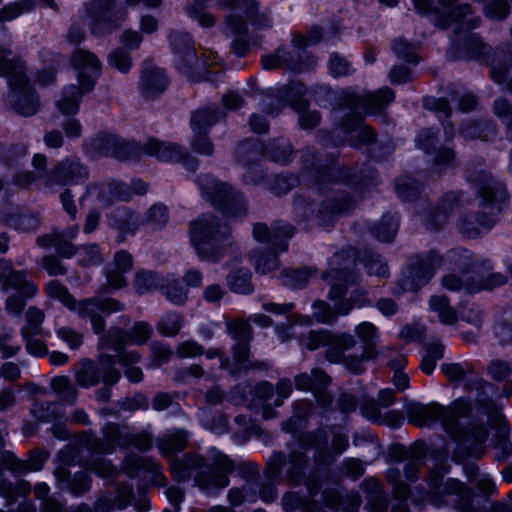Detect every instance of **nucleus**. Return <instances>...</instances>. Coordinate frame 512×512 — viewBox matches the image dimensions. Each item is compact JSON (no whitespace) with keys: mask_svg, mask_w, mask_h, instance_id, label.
<instances>
[{"mask_svg":"<svg viewBox=\"0 0 512 512\" xmlns=\"http://www.w3.org/2000/svg\"><path fill=\"white\" fill-rule=\"evenodd\" d=\"M364 265L369 274L385 276L387 273V266L382 262L379 256H370L364 261Z\"/></svg>","mask_w":512,"mask_h":512,"instance_id":"obj_44","label":"nucleus"},{"mask_svg":"<svg viewBox=\"0 0 512 512\" xmlns=\"http://www.w3.org/2000/svg\"><path fill=\"white\" fill-rule=\"evenodd\" d=\"M112 13H113V11L109 5H107L105 8H103L101 10L100 15L95 20V23L92 26L93 33H100L98 26H103L106 30L112 29V23H111Z\"/></svg>","mask_w":512,"mask_h":512,"instance_id":"obj_47","label":"nucleus"},{"mask_svg":"<svg viewBox=\"0 0 512 512\" xmlns=\"http://www.w3.org/2000/svg\"><path fill=\"white\" fill-rule=\"evenodd\" d=\"M45 461V456L41 452L32 453L27 461H20L9 456L8 468L14 472H35L39 471Z\"/></svg>","mask_w":512,"mask_h":512,"instance_id":"obj_28","label":"nucleus"},{"mask_svg":"<svg viewBox=\"0 0 512 512\" xmlns=\"http://www.w3.org/2000/svg\"><path fill=\"white\" fill-rule=\"evenodd\" d=\"M214 453V469H210L207 474L198 473L196 484L206 492L210 493L216 489L225 488L229 484L228 472L233 469V464L225 455L212 450Z\"/></svg>","mask_w":512,"mask_h":512,"instance_id":"obj_14","label":"nucleus"},{"mask_svg":"<svg viewBox=\"0 0 512 512\" xmlns=\"http://www.w3.org/2000/svg\"><path fill=\"white\" fill-rule=\"evenodd\" d=\"M430 310L438 315L443 324H453L456 319V312L449 306L448 299L443 295L432 296L429 301Z\"/></svg>","mask_w":512,"mask_h":512,"instance_id":"obj_27","label":"nucleus"},{"mask_svg":"<svg viewBox=\"0 0 512 512\" xmlns=\"http://www.w3.org/2000/svg\"><path fill=\"white\" fill-rule=\"evenodd\" d=\"M506 199L503 186L494 179L487 178L479 187L477 215L472 220L465 221L461 230L469 237H474L489 230L497 220V216Z\"/></svg>","mask_w":512,"mask_h":512,"instance_id":"obj_4","label":"nucleus"},{"mask_svg":"<svg viewBox=\"0 0 512 512\" xmlns=\"http://www.w3.org/2000/svg\"><path fill=\"white\" fill-rule=\"evenodd\" d=\"M416 143L419 148L429 153L430 149L435 146V133L432 130L421 131L416 139Z\"/></svg>","mask_w":512,"mask_h":512,"instance_id":"obj_49","label":"nucleus"},{"mask_svg":"<svg viewBox=\"0 0 512 512\" xmlns=\"http://www.w3.org/2000/svg\"><path fill=\"white\" fill-rule=\"evenodd\" d=\"M305 93V88L300 83H293L290 85L289 89L286 92L287 97L289 98L291 105L294 110H296L299 114L300 125L303 128H312L316 126L320 121V116L317 112H308L305 111L307 107L306 100L302 97Z\"/></svg>","mask_w":512,"mask_h":512,"instance_id":"obj_18","label":"nucleus"},{"mask_svg":"<svg viewBox=\"0 0 512 512\" xmlns=\"http://www.w3.org/2000/svg\"><path fill=\"white\" fill-rule=\"evenodd\" d=\"M301 344L309 350L327 346L326 357L330 362H344L347 368L355 373L361 372L363 361L373 358L375 354L374 350L367 349L360 358L349 360L344 353L355 344L353 337L347 334L334 336L326 331L310 333L307 339L301 340Z\"/></svg>","mask_w":512,"mask_h":512,"instance_id":"obj_7","label":"nucleus"},{"mask_svg":"<svg viewBox=\"0 0 512 512\" xmlns=\"http://www.w3.org/2000/svg\"><path fill=\"white\" fill-rule=\"evenodd\" d=\"M471 411V406L465 399H458L451 407H443L437 403L423 405L412 403L407 413L411 423L417 426H429L441 422L444 430L455 440L472 450L479 456L484 451L483 444L487 440L488 431L485 426L470 423L463 427L464 421Z\"/></svg>","mask_w":512,"mask_h":512,"instance_id":"obj_1","label":"nucleus"},{"mask_svg":"<svg viewBox=\"0 0 512 512\" xmlns=\"http://www.w3.org/2000/svg\"><path fill=\"white\" fill-rule=\"evenodd\" d=\"M22 13L19 4H11L0 10V21H10Z\"/></svg>","mask_w":512,"mask_h":512,"instance_id":"obj_61","label":"nucleus"},{"mask_svg":"<svg viewBox=\"0 0 512 512\" xmlns=\"http://www.w3.org/2000/svg\"><path fill=\"white\" fill-rule=\"evenodd\" d=\"M227 328L232 338L236 341V345L233 350V364L230 365L228 361L221 360V367L230 369L232 374H237L251 367V362L248 359L250 328L248 322L245 320L230 322Z\"/></svg>","mask_w":512,"mask_h":512,"instance_id":"obj_12","label":"nucleus"},{"mask_svg":"<svg viewBox=\"0 0 512 512\" xmlns=\"http://www.w3.org/2000/svg\"><path fill=\"white\" fill-rule=\"evenodd\" d=\"M44 315L40 309L30 308L26 314V324L22 329L23 338L26 341L28 352L34 356H43L47 352L45 344L39 340L32 339L33 336L41 334L40 328Z\"/></svg>","mask_w":512,"mask_h":512,"instance_id":"obj_16","label":"nucleus"},{"mask_svg":"<svg viewBox=\"0 0 512 512\" xmlns=\"http://www.w3.org/2000/svg\"><path fill=\"white\" fill-rule=\"evenodd\" d=\"M273 395L272 385L269 383H261L256 387L255 396L256 400L261 403H266Z\"/></svg>","mask_w":512,"mask_h":512,"instance_id":"obj_58","label":"nucleus"},{"mask_svg":"<svg viewBox=\"0 0 512 512\" xmlns=\"http://www.w3.org/2000/svg\"><path fill=\"white\" fill-rule=\"evenodd\" d=\"M151 334V328L144 322L136 323L129 335V341L134 344L145 343Z\"/></svg>","mask_w":512,"mask_h":512,"instance_id":"obj_40","label":"nucleus"},{"mask_svg":"<svg viewBox=\"0 0 512 512\" xmlns=\"http://www.w3.org/2000/svg\"><path fill=\"white\" fill-rule=\"evenodd\" d=\"M0 75L8 77L12 97L16 98L15 110L25 116L34 114L38 101L24 75L22 64L18 60H8L5 51H0Z\"/></svg>","mask_w":512,"mask_h":512,"instance_id":"obj_8","label":"nucleus"},{"mask_svg":"<svg viewBox=\"0 0 512 512\" xmlns=\"http://www.w3.org/2000/svg\"><path fill=\"white\" fill-rule=\"evenodd\" d=\"M167 220V209L163 205H154L147 214V222L151 227L156 228L163 225Z\"/></svg>","mask_w":512,"mask_h":512,"instance_id":"obj_39","label":"nucleus"},{"mask_svg":"<svg viewBox=\"0 0 512 512\" xmlns=\"http://www.w3.org/2000/svg\"><path fill=\"white\" fill-rule=\"evenodd\" d=\"M0 270L2 289L13 292L6 301V309L10 313L18 314L23 309L26 298L36 294L37 287L26 280L24 273L13 271L7 261L0 262Z\"/></svg>","mask_w":512,"mask_h":512,"instance_id":"obj_10","label":"nucleus"},{"mask_svg":"<svg viewBox=\"0 0 512 512\" xmlns=\"http://www.w3.org/2000/svg\"><path fill=\"white\" fill-rule=\"evenodd\" d=\"M77 232V227H73L69 229L67 234L53 233L51 235L42 236L38 239V243L44 247L52 246L60 255L68 258L73 255L74 251L72 245L65 238H74Z\"/></svg>","mask_w":512,"mask_h":512,"instance_id":"obj_22","label":"nucleus"},{"mask_svg":"<svg viewBox=\"0 0 512 512\" xmlns=\"http://www.w3.org/2000/svg\"><path fill=\"white\" fill-rule=\"evenodd\" d=\"M199 186L203 196L213 205L219 206L225 214L236 215L232 211L236 204V197L227 184L220 183L212 176L205 175L200 178Z\"/></svg>","mask_w":512,"mask_h":512,"instance_id":"obj_13","label":"nucleus"},{"mask_svg":"<svg viewBox=\"0 0 512 512\" xmlns=\"http://www.w3.org/2000/svg\"><path fill=\"white\" fill-rule=\"evenodd\" d=\"M43 266L50 275H60L64 273V268L55 258L46 257L43 260Z\"/></svg>","mask_w":512,"mask_h":512,"instance_id":"obj_62","label":"nucleus"},{"mask_svg":"<svg viewBox=\"0 0 512 512\" xmlns=\"http://www.w3.org/2000/svg\"><path fill=\"white\" fill-rule=\"evenodd\" d=\"M72 65L77 73L79 87H66L57 101V107L64 115H74L78 112L82 96L92 90L95 79L100 74L98 59L87 51H77L72 58Z\"/></svg>","mask_w":512,"mask_h":512,"instance_id":"obj_3","label":"nucleus"},{"mask_svg":"<svg viewBox=\"0 0 512 512\" xmlns=\"http://www.w3.org/2000/svg\"><path fill=\"white\" fill-rule=\"evenodd\" d=\"M508 11V5L504 0H497L486 7L485 14L491 18H503Z\"/></svg>","mask_w":512,"mask_h":512,"instance_id":"obj_48","label":"nucleus"},{"mask_svg":"<svg viewBox=\"0 0 512 512\" xmlns=\"http://www.w3.org/2000/svg\"><path fill=\"white\" fill-rule=\"evenodd\" d=\"M132 266L131 256L120 251L115 254L114 262L107 272V284L111 289H119L125 284L123 273L128 271Z\"/></svg>","mask_w":512,"mask_h":512,"instance_id":"obj_21","label":"nucleus"},{"mask_svg":"<svg viewBox=\"0 0 512 512\" xmlns=\"http://www.w3.org/2000/svg\"><path fill=\"white\" fill-rule=\"evenodd\" d=\"M79 261L83 265L98 264L101 261L99 249L96 245L83 247L78 251Z\"/></svg>","mask_w":512,"mask_h":512,"instance_id":"obj_41","label":"nucleus"},{"mask_svg":"<svg viewBox=\"0 0 512 512\" xmlns=\"http://www.w3.org/2000/svg\"><path fill=\"white\" fill-rule=\"evenodd\" d=\"M46 292L50 298L59 300L70 310L76 309L72 296L67 289L56 281H51L46 285ZM122 305L113 299H90L77 305V312L81 317H89L95 333H100L104 328L102 315L120 311Z\"/></svg>","mask_w":512,"mask_h":512,"instance_id":"obj_6","label":"nucleus"},{"mask_svg":"<svg viewBox=\"0 0 512 512\" xmlns=\"http://www.w3.org/2000/svg\"><path fill=\"white\" fill-rule=\"evenodd\" d=\"M167 85V79L163 71L156 69L144 78L145 92L152 96L154 91L161 92Z\"/></svg>","mask_w":512,"mask_h":512,"instance_id":"obj_35","label":"nucleus"},{"mask_svg":"<svg viewBox=\"0 0 512 512\" xmlns=\"http://www.w3.org/2000/svg\"><path fill=\"white\" fill-rule=\"evenodd\" d=\"M86 176V169L74 160L63 163L55 172L56 181L63 185L78 183Z\"/></svg>","mask_w":512,"mask_h":512,"instance_id":"obj_25","label":"nucleus"},{"mask_svg":"<svg viewBox=\"0 0 512 512\" xmlns=\"http://www.w3.org/2000/svg\"><path fill=\"white\" fill-rule=\"evenodd\" d=\"M409 48L408 44L404 42L396 43L394 45V51L402 57L406 62L413 63L416 62V56L412 52H407L406 50Z\"/></svg>","mask_w":512,"mask_h":512,"instance_id":"obj_63","label":"nucleus"},{"mask_svg":"<svg viewBox=\"0 0 512 512\" xmlns=\"http://www.w3.org/2000/svg\"><path fill=\"white\" fill-rule=\"evenodd\" d=\"M144 149L147 154L162 161H179L182 157L181 149L177 145L155 139L147 141Z\"/></svg>","mask_w":512,"mask_h":512,"instance_id":"obj_23","label":"nucleus"},{"mask_svg":"<svg viewBox=\"0 0 512 512\" xmlns=\"http://www.w3.org/2000/svg\"><path fill=\"white\" fill-rule=\"evenodd\" d=\"M114 363V358L108 355L100 356L99 366L91 360H83L75 372L77 383L84 388L96 385L100 379L106 385L115 384L120 379V373L113 368Z\"/></svg>","mask_w":512,"mask_h":512,"instance_id":"obj_11","label":"nucleus"},{"mask_svg":"<svg viewBox=\"0 0 512 512\" xmlns=\"http://www.w3.org/2000/svg\"><path fill=\"white\" fill-rule=\"evenodd\" d=\"M228 234L227 228H220L212 216H203L192 222L190 238L193 247L202 260H217L215 250Z\"/></svg>","mask_w":512,"mask_h":512,"instance_id":"obj_9","label":"nucleus"},{"mask_svg":"<svg viewBox=\"0 0 512 512\" xmlns=\"http://www.w3.org/2000/svg\"><path fill=\"white\" fill-rule=\"evenodd\" d=\"M442 371L451 380H459L464 376V369L460 364L443 365Z\"/></svg>","mask_w":512,"mask_h":512,"instance_id":"obj_60","label":"nucleus"},{"mask_svg":"<svg viewBox=\"0 0 512 512\" xmlns=\"http://www.w3.org/2000/svg\"><path fill=\"white\" fill-rule=\"evenodd\" d=\"M358 337L367 345H369L375 337L376 328L370 322H363L356 328Z\"/></svg>","mask_w":512,"mask_h":512,"instance_id":"obj_50","label":"nucleus"},{"mask_svg":"<svg viewBox=\"0 0 512 512\" xmlns=\"http://www.w3.org/2000/svg\"><path fill=\"white\" fill-rule=\"evenodd\" d=\"M322 37L321 29L318 27L312 28L306 36H300L295 40V45L298 47L316 44Z\"/></svg>","mask_w":512,"mask_h":512,"instance_id":"obj_52","label":"nucleus"},{"mask_svg":"<svg viewBox=\"0 0 512 512\" xmlns=\"http://www.w3.org/2000/svg\"><path fill=\"white\" fill-rule=\"evenodd\" d=\"M352 263L354 258L344 251L333 256L330 270L323 274V279L331 285L329 298L334 302L335 312H332L325 302L317 301L312 306L317 321L326 323L334 319L335 314L345 315L351 310L353 305L341 298L347 290L346 284L354 280L353 274L349 271Z\"/></svg>","mask_w":512,"mask_h":512,"instance_id":"obj_2","label":"nucleus"},{"mask_svg":"<svg viewBox=\"0 0 512 512\" xmlns=\"http://www.w3.org/2000/svg\"><path fill=\"white\" fill-rule=\"evenodd\" d=\"M309 275V271L306 270L292 271L289 274H287V278H290L291 282L285 281V283L290 285L291 287H298L301 286L302 283H304L308 279Z\"/></svg>","mask_w":512,"mask_h":512,"instance_id":"obj_59","label":"nucleus"},{"mask_svg":"<svg viewBox=\"0 0 512 512\" xmlns=\"http://www.w3.org/2000/svg\"><path fill=\"white\" fill-rule=\"evenodd\" d=\"M495 113L499 118H501L507 125L512 126V122L510 121V107L509 105L502 99H498L494 104Z\"/></svg>","mask_w":512,"mask_h":512,"instance_id":"obj_57","label":"nucleus"},{"mask_svg":"<svg viewBox=\"0 0 512 512\" xmlns=\"http://www.w3.org/2000/svg\"><path fill=\"white\" fill-rule=\"evenodd\" d=\"M109 62L121 72H127L131 65L129 56L120 50L110 55Z\"/></svg>","mask_w":512,"mask_h":512,"instance_id":"obj_45","label":"nucleus"},{"mask_svg":"<svg viewBox=\"0 0 512 512\" xmlns=\"http://www.w3.org/2000/svg\"><path fill=\"white\" fill-rule=\"evenodd\" d=\"M129 144L113 135L100 136L86 144V150L92 156H114L116 158H127Z\"/></svg>","mask_w":512,"mask_h":512,"instance_id":"obj_17","label":"nucleus"},{"mask_svg":"<svg viewBox=\"0 0 512 512\" xmlns=\"http://www.w3.org/2000/svg\"><path fill=\"white\" fill-rule=\"evenodd\" d=\"M56 334L70 349H77L82 344V335L71 328H59Z\"/></svg>","mask_w":512,"mask_h":512,"instance_id":"obj_37","label":"nucleus"},{"mask_svg":"<svg viewBox=\"0 0 512 512\" xmlns=\"http://www.w3.org/2000/svg\"><path fill=\"white\" fill-rule=\"evenodd\" d=\"M505 283V277L501 274H493L490 276V278L481 286H467L466 290L469 293L477 292L482 289H493L497 286H500Z\"/></svg>","mask_w":512,"mask_h":512,"instance_id":"obj_51","label":"nucleus"},{"mask_svg":"<svg viewBox=\"0 0 512 512\" xmlns=\"http://www.w3.org/2000/svg\"><path fill=\"white\" fill-rule=\"evenodd\" d=\"M104 440L108 447L103 452H110L115 446L126 447L133 445L139 450H146L151 446V438L147 434L129 435L126 428H120L115 424H109L104 428Z\"/></svg>","mask_w":512,"mask_h":512,"instance_id":"obj_15","label":"nucleus"},{"mask_svg":"<svg viewBox=\"0 0 512 512\" xmlns=\"http://www.w3.org/2000/svg\"><path fill=\"white\" fill-rule=\"evenodd\" d=\"M429 485L436 490L437 493H458L461 490V484L455 479H447L444 481L442 472H431L429 475Z\"/></svg>","mask_w":512,"mask_h":512,"instance_id":"obj_30","label":"nucleus"},{"mask_svg":"<svg viewBox=\"0 0 512 512\" xmlns=\"http://www.w3.org/2000/svg\"><path fill=\"white\" fill-rule=\"evenodd\" d=\"M398 229V220L392 215H385L374 229L375 237L382 242L391 241Z\"/></svg>","mask_w":512,"mask_h":512,"instance_id":"obj_31","label":"nucleus"},{"mask_svg":"<svg viewBox=\"0 0 512 512\" xmlns=\"http://www.w3.org/2000/svg\"><path fill=\"white\" fill-rule=\"evenodd\" d=\"M182 327V319L177 314H168L164 316L159 324V331L166 336L175 335Z\"/></svg>","mask_w":512,"mask_h":512,"instance_id":"obj_36","label":"nucleus"},{"mask_svg":"<svg viewBox=\"0 0 512 512\" xmlns=\"http://www.w3.org/2000/svg\"><path fill=\"white\" fill-rule=\"evenodd\" d=\"M362 415L372 421L379 420V409L378 406L373 403H366L361 407Z\"/></svg>","mask_w":512,"mask_h":512,"instance_id":"obj_64","label":"nucleus"},{"mask_svg":"<svg viewBox=\"0 0 512 512\" xmlns=\"http://www.w3.org/2000/svg\"><path fill=\"white\" fill-rule=\"evenodd\" d=\"M293 234V228L289 225L282 224L278 225L271 231L263 224H256L253 228V236L259 242H273L281 247V251H286L287 242L286 239L291 237Z\"/></svg>","mask_w":512,"mask_h":512,"instance_id":"obj_20","label":"nucleus"},{"mask_svg":"<svg viewBox=\"0 0 512 512\" xmlns=\"http://www.w3.org/2000/svg\"><path fill=\"white\" fill-rule=\"evenodd\" d=\"M488 371L493 379L503 380L509 375L511 369L507 363L496 360L491 362Z\"/></svg>","mask_w":512,"mask_h":512,"instance_id":"obj_46","label":"nucleus"},{"mask_svg":"<svg viewBox=\"0 0 512 512\" xmlns=\"http://www.w3.org/2000/svg\"><path fill=\"white\" fill-rule=\"evenodd\" d=\"M440 259L436 256H431L426 260L421 261L417 266L411 270L414 278L421 281V284L427 283L434 275L435 265L438 264Z\"/></svg>","mask_w":512,"mask_h":512,"instance_id":"obj_34","label":"nucleus"},{"mask_svg":"<svg viewBox=\"0 0 512 512\" xmlns=\"http://www.w3.org/2000/svg\"><path fill=\"white\" fill-rule=\"evenodd\" d=\"M284 50H278L275 54L267 55L262 58L264 69H274L280 67L284 62Z\"/></svg>","mask_w":512,"mask_h":512,"instance_id":"obj_53","label":"nucleus"},{"mask_svg":"<svg viewBox=\"0 0 512 512\" xmlns=\"http://www.w3.org/2000/svg\"><path fill=\"white\" fill-rule=\"evenodd\" d=\"M471 13L469 6L459 7L457 10V14L455 18H453V22L456 23L457 27L460 29H472L476 27V22L468 15Z\"/></svg>","mask_w":512,"mask_h":512,"instance_id":"obj_42","label":"nucleus"},{"mask_svg":"<svg viewBox=\"0 0 512 512\" xmlns=\"http://www.w3.org/2000/svg\"><path fill=\"white\" fill-rule=\"evenodd\" d=\"M256 270L260 273H267L277 267V257L274 254L269 255L266 259L260 258L255 261Z\"/></svg>","mask_w":512,"mask_h":512,"instance_id":"obj_54","label":"nucleus"},{"mask_svg":"<svg viewBox=\"0 0 512 512\" xmlns=\"http://www.w3.org/2000/svg\"><path fill=\"white\" fill-rule=\"evenodd\" d=\"M329 70L335 77L346 75L349 72V63L338 55H332L329 61Z\"/></svg>","mask_w":512,"mask_h":512,"instance_id":"obj_43","label":"nucleus"},{"mask_svg":"<svg viewBox=\"0 0 512 512\" xmlns=\"http://www.w3.org/2000/svg\"><path fill=\"white\" fill-rule=\"evenodd\" d=\"M161 289L168 300L174 304H181L186 300V290L182 286H179L178 280L173 277L165 279L164 284L161 285Z\"/></svg>","mask_w":512,"mask_h":512,"instance_id":"obj_33","label":"nucleus"},{"mask_svg":"<svg viewBox=\"0 0 512 512\" xmlns=\"http://www.w3.org/2000/svg\"><path fill=\"white\" fill-rule=\"evenodd\" d=\"M46 292L50 298L59 300L70 310L76 309L72 296L67 289L56 281H51L46 285ZM122 305L113 299H90L77 305V312L81 317H89L95 333H100L104 328L102 315L120 311Z\"/></svg>","mask_w":512,"mask_h":512,"instance_id":"obj_5","label":"nucleus"},{"mask_svg":"<svg viewBox=\"0 0 512 512\" xmlns=\"http://www.w3.org/2000/svg\"><path fill=\"white\" fill-rule=\"evenodd\" d=\"M394 99V93L389 88H383L365 96L352 95L348 105L356 110H363L366 113H374Z\"/></svg>","mask_w":512,"mask_h":512,"instance_id":"obj_19","label":"nucleus"},{"mask_svg":"<svg viewBox=\"0 0 512 512\" xmlns=\"http://www.w3.org/2000/svg\"><path fill=\"white\" fill-rule=\"evenodd\" d=\"M202 348L194 341H187L178 347V354L181 357H194L199 355Z\"/></svg>","mask_w":512,"mask_h":512,"instance_id":"obj_55","label":"nucleus"},{"mask_svg":"<svg viewBox=\"0 0 512 512\" xmlns=\"http://www.w3.org/2000/svg\"><path fill=\"white\" fill-rule=\"evenodd\" d=\"M251 274L247 269H240L230 274L228 277V285L230 289L236 293L246 294L251 292Z\"/></svg>","mask_w":512,"mask_h":512,"instance_id":"obj_32","label":"nucleus"},{"mask_svg":"<svg viewBox=\"0 0 512 512\" xmlns=\"http://www.w3.org/2000/svg\"><path fill=\"white\" fill-rule=\"evenodd\" d=\"M203 463H204V459L198 455L191 456V457L187 458L184 463L185 471L183 473H179L178 477L184 478L186 476H190L191 475L190 470L201 468L203 466Z\"/></svg>","mask_w":512,"mask_h":512,"instance_id":"obj_56","label":"nucleus"},{"mask_svg":"<svg viewBox=\"0 0 512 512\" xmlns=\"http://www.w3.org/2000/svg\"><path fill=\"white\" fill-rule=\"evenodd\" d=\"M159 284V278L151 272L138 273L135 280V287L139 293H144Z\"/></svg>","mask_w":512,"mask_h":512,"instance_id":"obj_38","label":"nucleus"},{"mask_svg":"<svg viewBox=\"0 0 512 512\" xmlns=\"http://www.w3.org/2000/svg\"><path fill=\"white\" fill-rule=\"evenodd\" d=\"M215 121L216 116L213 110H198L192 115L191 128L196 136H203Z\"/></svg>","mask_w":512,"mask_h":512,"instance_id":"obj_29","label":"nucleus"},{"mask_svg":"<svg viewBox=\"0 0 512 512\" xmlns=\"http://www.w3.org/2000/svg\"><path fill=\"white\" fill-rule=\"evenodd\" d=\"M188 437L182 430H174L158 441L160 451L165 455H170L185 448Z\"/></svg>","mask_w":512,"mask_h":512,"instance_id":"obj_26","label":"nucleus"},{"mask_svg":"<svg viewBox=\"0 0 512 512\" xmlns=\"http://www.w3.org/2000/svg\"><path fill=\"white\" fill-rule=\"evenodd\" d=\"M295 383L298 390L312 391L315 396H318V394L329 383V378L321 370L314 369L312 370L311 375H298L295 379Z\"/></svg>","mask_w":512,"mask_h":512,"instance_id":"obj_24","label":"nucleus"}]
</instances>
